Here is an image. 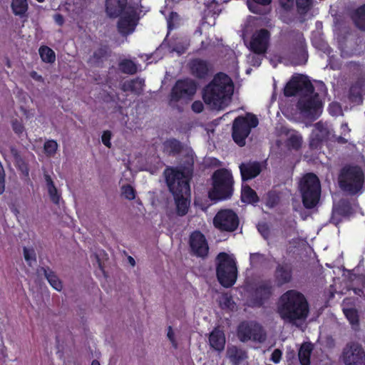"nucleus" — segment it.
<instances>
[{
  "label": "nucleus",
  "instance_id": "f257e3e1",
  "mask_svg": "<svg viewBox=\"0 0 365 365\" xmlns=\"http://www.w3.org/2000/svg\"><path fill=\"white\" fill-rule=\"evenodd\" d=\"M319 93H314L312 84L303 76L293 77L286 85L284 93L286 96H299L297 108L301 115L308 119L314 120L322 111L320 96L327 95L325 85L318 83Z\"/></svg>",
  "mask_w": 365,
  "mask_h": 365
},
{
  "label": "nucleus",
  "instance_id": "f03ea898",
  "mask_svg": "<svg viewBox=\"0 0 365 365\" xmlns=\"http://www.w3.org/2000/svg\"><path fill=\"white\" fill-rule=\"evenodd\" d=\"M191 171L187 168L183 171L167 168L164 172L167 185L174 197L176 214L179 216L186 215L190 207V190L188 181Z\"/></svg>",
  "mask_w": 365,
  "mask_h": 365
},
{
  "label": "nucleus",
  "instance_id": "7ed1b4c3",
  "mask_svg": "<svg viewBox=\"0 0 365 365\" xmlns=\"http://www.w3.org/2000/svg\"><path fill=\"white\" fill-rule=\"evenodd\" d=\"M309 311L305 297L297 290L287 291L277 303V312L285 322L296 324L297 322H304L308 317Z\"/></svg>",
  "mask_w": 365,
  "mask_h": 365
},
{
  "label": "nucleus",
  "instance_id": "20e7f679",
  "mask_svg": "<svg viewBox=\"0 0 365 365\" xmlns=\"http://www.w3.org/2000/svg\"><path fill=\"white\" fill-rule=\"evenodd\" d=\"M233 93V83L226 74H217L205 88L203 99L211 108L220 110L226 107Z\"/></svg>",
  "mask_w": 365,
  "mask_h": 365
},
{
  "label": "nucleus",
  "instance_id": "39448f33",
  "mask_svg": "<svg viewBox=\"0 0 365 365\" xmlns=\"http://www.w3.org/2000/svg\"><path fill=\"white\" fill-rule=\"evenodd\" d=\"M106 12L111 17L120 15L118 21L119 32L123 35L133 33L137 25V9L127 6V0H106Z\"/></svg>",
  "mask_w": 365,
  "mask_h": 365
},
{
  "label": "nucleus",
  "instance_id": "423d86ee",
  "mask_svg": "<svg viewBox=\"0 0 365 365\" xmlns=\"http://www.w3.org/2000/svg\"><path fill=\"white\" fill-rule=\"evenodd\" d=\"M302 202L305 207L313 208L319 202L321 194L320 182L316 175L306 174L299 182Z\"/></svg>",
  "mask_w": 365,
  "mask_h": 365
},
{
  "label": "nucleus",
  "instance_id": "0eeeda50",
  "mask_svg": "<svg viewBox=\"0 0 365 365\" xmlns=\"http://www.w3.org/2000/svg\"><path fill=\"white\" fill-rule=\"evenodd\" d=\"M217 277L220 283L225 287L232 286L237 279V269L232 255L220 252L217 257Z\"/></svg>",
  "mask_w": 365,
  "mask_h": 365
},
{
  "label": "nucleus",
  "instance_id": "6e6552de",
  "mask_svg": "<svg viewBox=\"0 0 365 365\" xmlns=\"http://www.w3.org/2000/svg\"><path fill=\"white\" fill-rule=\"evenodd\" d=\"M213 187L209 192L211 200H222L229 198L232 193L233 180L227 170H218L213 174Z\"/></svg>",
  "mask_w": 365,
  "mask_h": 365
},
{
  "label": "nucleus",
  "instance_id": "1a4fd4ad",
  "mask_svg": "<svg viewBox=\"0 0 365 365\" xmlns=\"http://www.w3.org/2000/svg\"><path fill=\"white\" fill-rule=\"evenodd\" d=\"M364 173L358 166L345 167L339 178L340 187L351 194L361 192L364 187Z\"/></svg>",
  "mask_w": 365,
  "mask_h": 365
},
{
  "label": "nucleus",
  "instance_id": "9d476101",
  "mask_svg": "<svg viewBox=\"0 0 365 365\" xmlns=\"http://www.w3.org/2000/svg\"><path fill=\"white\" fill-rule=\"evenodd\" d=\"M333 140L340 143H345L347 140L340 135L336 136L334 133L332 127L327 123L319 121L314 124L309 138V145L313 149L320 147L324 141Z\"/></svg>",
  "mask_w": 365,
  "mask_h": 365
},
{
  "label": "nucleus",
  "instance_id": "9b49d317",
  "mask_svg": "<svg viewBox=\"0 0 365 365\" xmlns=\"http://www.w3.org/2000/svg\"><path fill=\"white\" fill-rule=\"evenodd\" d=\"M258 120L255 115L247 114L245 117L235 118L232 125V138L240 146L245 145V139L249 135L252 128L257 127Z\"/></svg>",
  "mask_w": 365,
  "mask_h": 365
},
{
  "label": "nucleus",
  "instance_id": "f8f14e48",
  "mask_svg": "<svg viewBox=\"0 0 365 365\" xmlns=\"http://www.w3.org/2000/svg\"><path fill=\"white\" fill-rule=\"evenodd\" d=\"M237 336L241 341L245 342L252 340L263 342L266 339L265 333L262 327L254 322H243L237 329Z\"/></svg>",
  "mask_w": 365,
  "mask_h": 365
},
{
  "label": "nucleus",
  "instance_id": "ddd939ff",
  "mask_svg": "<svg viewBox=\"0 0 365 365\" xmlns=\"http://www.w3.org/2000/svg\"><path fill=\"white\" fill-rule=\"evenodd\" d=\"M197 86L191 79L178 81L173 86L170 95V103L190 100L196 92Z\"/></svg>",
  "mask_w": 365,
  "mask_h": 365
},
{
  "label": "nucleus",
  "instance_id": "4468645a",
  "mask_svg": "<svg viewBox=\"0 0 365 365\" xmlns=\"http://www.w3.org/2000/svg\"><path fill=\"white\" fill-rule=\"evenodd\" d=\"M213 223L215 227L220 230L232 232L237 229L239 220L232 210H222L216 214Z\"/></svg>",
  "mask_w": 365,
  "mask_h": 365
},
{
  "label": "nucleus",
  "instance_id": "2eb2a0df",
  "mask_svg": "<svg viewBox=\"0 0 365 365\" xmlns=\"http://www.w3.org/2000/svg\"><path fill=\"white\" fill-rule=\"evenodd\" d=\"M342 359L345 365H365V352L358 343H349L343 351Z\"/></svg>",
  "mask_w": 365,
  "mask_h": 365
},
{
  "label": "nucleus",
  "instance_id": "dca6fc26",
  "mask_svg": "<svg viewBox=\"0 0 365 365\" xmlns=\"http://www.w3.org/2000/svg\"><path fill=\"white\" fill-rule=\"evenodd\" d=\"M270 33L264 29L255 31L247 47L252 51L257 54H265L269 46Z\"/></svg>",
  "mask_w": 365,
  "mask_h": 365
},
{
  "label": "nucleus",
  "instance_id": "f3484780",
  "mask_svg": "<svg viewBox=\"0 0 365 365\" xmlns=\"http://www.w3.org/2000/svg\"><path fill=\"white\" fill-rule=\"evenodd\" d=\"M190 247L192 252L200 257L207 255L209 247L205 237L198 231L192 232L190 236Z\"/></svg>",
  "mask_w": 365,
  "mask_h": 365
},
{
  "label": "nucleus",
  "instance_id": "a211bd4d",
  "mask_svg": "<svg viewBox=\"0 0 365 365\" xmlns=\"http://www.w3.org/2000/svg\"><path fill=\"white\" fill-rule=\"evenodd\" d=\"M272 293V286L269 280L259 282L255 290L253 297L250 302V305L252 307L261 306L264 301L271 296Z\"/></svg>",
  "mask_w": 365,
  "mask_h": 365
},
{
  "label": "nucleus",
  "instance_id": "6ab92c4d",
  "mask_svg": "<svg viewBox=\"0 0 365 365\" xmlns=\"http://www.w3.org/2000/svg\"><path fill=\"white\" fill-rule=\"evenodd\" d=\"M240 170L242 180H251L257 177L261 172V165L257 162L242 163Z\"/></svg>",
  "mask_w": 365,
  "mask_h": 365
},
{
  "label": "nucleus",
  "instance_id": "aec40b11",
  "mask_svg": "<svg viewBox=\"0 0 365 365\" xmlns=\"http://www.w3.org/2000/svg\"><path fill=\"white\" fill-rule=\"evenodd\" d=\"M43 177L45 180V188L48 192L50 200L53 203L58 204L61 200V192L60 190L56 187L52 178L48 173H45Z\"/></svg>",
  "mask_w": 365,
  "mask_h": 365
},
{
  "label": "nucleus",
  "instance_id": "412c9836",
  "mask_svg": "<svg viewBox=\"0 0 365 365\" xmlns=\"http://www.w3.org/2000/svg\"><path fill=\"white\" fill-rule=\"evenodd\" d=\"M190 69L192 75L197 78L205 77L209 71V66L207 61L202 59H193L189 63Z\"/></svg>",
  "mask_w": 365,
  "mask_h": 365
},
{
  "label": "nucleus",
  "instance_id": "4be33fe9",
  "mask_svg": "<svg viewBox=\"0 0 365 365\" xmlns=\"http://www.w3.org/2000/svg\"><path fill=\"white\" fill-rule=\"evenodd\" d=\"M227 356L233 365H242L247 359L246 352L235 346L227 348Z\"/></svg>",
  "mask_w": 365,
  "mask_h": 365
},
{
  "label": "nucleus",
  "instance_id": "5701e85b",
  "mask_svg": "<svg viewBox=\"0 0 365 365\" xmlns=\"http://www.w3.org/2000/svg\"><path fill=\"white\" fill-rule=\"evenodd\" d=\"M210 346L216 351H221L225 348V337L223 331L220 329H214L209 337Z\"/></svg>",
  "mask_w": 365,
  "mask_h": 365
},
{
  "label": "nucleus",
  "instance_id": "b1692460",
  "mask_svg": "<svg viewBox=\"0 0 365 365\" xmlns=\"http://www.w3.org/2000/svg\"><path fill=\"white\" fill-rule=\"evenodd\" d=\"M275 279L279 285L288 283L292 279V269L288 265H278L275 272Z\"/></svg>",
  "mask_w": 365,
  "mask_h": 365
},
{
  "label": "nucleus",
  "instance_id": "393cba45",
  "mask_svg": "<svg viewBox=\"0 0 365 365\" xmlns=\"http://www.w3.org/2000/svg\"><path fill=\"white\" fill-rule=\"evenodd\" d=\"M287 145L289 148L298 150L302 143V138L301 135L294 130H288L287 131Z\"/></svg>",
  "mask_w": 365,
  "mask_h": 365
},
{
  "label": "nucleus",
  "instance_id": "a878e982",
  "mask_svg": "<svg viewBox=\"0 0 365 365\" xmlns=\"http://www.w3.org/2000/svg\"><path fill=\"white\" fill-rule=\"evenodd\" d=\"M312 351V346L311 344L304 343L303 344L298 353L299 359L302 365H309L310 364V355Z\"/></svg>",
  "mask_w": 365,
  "mask_h": 365
},
{
  "label": "nucleus",
  "instance_id": "bb28decb",
  "mask_svg": "<svg viewBox=\"0 0 365 365\" xmlns=\"http://www.w3.org/2000/svg\"><path fill=\"white\" fill-rule=\"evenodd\" d=\"M241 198L246 203H255L258 202V197L255 191L247 185L242 186Z\"/></svg>",
  "mask_w": 365,
  "mask_h": 365
},
{
  "label": "nucleus",
  "instance_id": "cd10ccee",
  "mask_svg": "<svg viewBox=\"0 0 365 365\" xmlns=\"http://www.w3.org/2000/svg\"><path fill=\"white\" fill-rule=\"evenodd\" d=\"M352 18L357 27L361 30H365V5L356 9Z\"/></svg>",
  "mask_w": 365,
  "mask_h": 365
},
{
  "label": "nucleus",
  "instance_id": "c85d7f7f",
  "mask_svg": "<svg viewBox=\"0 0 365 365\" xmlns=\"http://www.w3.org/2000/svg\"><path fill=\"white\" fill-rule=\"evenodd\" d=\"M11 8L15 15L23 16L28 9V4L26 0H13Z\"/></svg>",
  "mask_w": 365,
  "mask_h": 365
},
{
  "label": "nucleus",
  "instance_id": "c756f323",
  "mask_svg": "<svg viewBox=\"0 0 365 365\" xmlns=\"http://www.w3.org/2000/svg\"><path fill=\"white\" fill-rule=\"evenodd\" d=\"M41 58L46 63H53L56 60L54 51L46 46H43L38 50Z\"/></svg>",
  "mask_w": 365,
  "mask_h": 365
},
{
  "label": "nucleus",
  "instance_id": "7c9ffc66",
  "mask_svg": "<svg viewBox=\"0 0 365 365\" xmlns=\"http://www.w3.org/2000/svg\"><path fill=\"white\" fill-rule=\"evenodd\" d=\"M180 143L175 139H170L164 142V151L168 154H175L180 150Z\"/></svg>",
  "mask_w": 365,
  "mask_h": 365
},
{
  "label": "nucleus",
  "instance_id": "2f4dec72",
  "mask_svg": "<svg viewBox=\"0 0 365 365\" xmlns=\"http://www.w3.org/2000/svg\"><path fill=\"white\" fill-rule=\"evenodd\" d=\"M44 275L49 284L57 291H61L63 286L57 276L50 269H43Z\"/></svg>",
  "mask_w": 365,
  "mask_h": 365
},
{
  "label": "nucleus",
  "instance_id": "473e14b6",
  "mask_svg": "<svg viewBox=\"0 0 365 365\" xmlns=\"http://www.w3.org/2000/svg\"><path fill=\"white\" fill-rule=\"evenodd\" d=\"M121 71L128 74H133L138 70L137 65L132 61L124 59L119 63Z\"/></svg>",
  "mask_w": 365,
  "mask_h": 365
},
{
  "label": "nucleus",
  "instance_id": "72a5a7b5",
  "mask_svg": "<svg viewBox=\"0 0 365 365\" xmlns=\"http://www.w3.org/2000/svg\"><path fill=\"white\" fill-rule=\"evenodd\" d=\"M144 81L140 78H136L130 81L125 82L123 84V89L125 91H138L142 88Z\"/></svg>",
  "mask_w": 365,
  "mask_h": 365
},
{
  "label": "nucleus",
  "instance_id": "f704fd0d",
  "mask_svg": "<svg viewBox=\"0 0 365 365\" xmlns=\"http://www.w3.org/2000/svg\"><path fill=\"white\" fill-rule=\"evenodd\" d=\"M343 312L352 326H356L359 322L357 312L354 308H343Z\"/></svg>",
  "mask_w": 365,
  "mask_h": 365
},
{
  "label": "nucleus",
  "instance_id": "c9c22d12",
  "mask_svg": "<svg viewBox=\"0 0 365 365\" xmlns=\"http://www.w3.org/2000/svg\"><path fill=\"white\" fill-rule=\"evenodd\" d=\"M224 2V0H212L205 3L206 8L210 12L213 14H219L221 11L220 4Z\"/></svg>",
  "mask_w": 365,
  "mask_h": 365
},
{
  "label": "nucleus",
  "instance_id": "e433bc0d",
  "mask_svg": "<svg viewBox=\"0 0 365 365\" xmlns=\"http://www.w3.org/2000/svg\"><path fill=\"white\" fill-rule=\"evenodd\" d=\"M220 305L222 309H233L235 307L234 302L227 294H225L220 296L219 299Z\"/></svg>",
  "mask_w": 365,
  "mask_h": 365
},
{
  "label": "nucleus",
  "instance_id": "4c0bfd02",
  "mask_svg": "<svg viewBox=\"0 0 365 365\" xmlns=\"http://www.w3.org/2000/svg\"><path fill=\"white\" fill-rule=\"evenodd\" d=\"M24 257L29 265H31L36 260V252L32 247H24Z\"/></svg>",
  "mask_w": 365,
  "mask_h": 365
},
{
  "label": "nucleus",
  "instance_id": "58836bf2",
  "mask_svg": "<svg viewBox=\"0 0 365 365\" xmlns=\"http://www.w3.org/2000/svg\"><path fill=\"white\" fill-rule=\"evenodd\" d=\"M266 257L260 253H251L250 257V264L252 267H257L263 264L266 261Z\"/></svg>",
  "mask_w": 365,
  "mask_h": 365
},
{
  "label": "nucleus",
  "instance_id": "ea45409f",
  "mask_svg": "<svg viewBox=\"0 0 365 365\" xmlns=\"http://www.w3.org/2000/svg\"><path fill=\"white\" fill-rule=\"evenodd\" d=\"M264 54H257L254 52L250 53L247 56V63L253 66H259Z\"/></svg>",
  "mask_w": 365,
  "mask_h": 365
},
{
  "label": "nucleus",
  "instance_id": "a19ab883",
  "mask_svg": "<svg viewBox=\"0 0 365 365\" xmlns=\"http://www.w3.org/2000/svg\"><path fill=\"white\" fill-rule=\"evenodd\" d=\"M58 147V145L56 141L53 140H47L44 143L45 153L48 156H53L56 153Z\"/></svg>",
  "mask_w": 365,
  "mask_h": 365
},
{
  "label": "nucleus",
  "instance_id": "79ce46f5",
  "mask_svg": "<svg viewBox=\"0 0 365 365\" xmlns=\"http://www.w3.org/2000/svg\"><path fill=\"white\" fill-rule=\"evenodd\" d=\"M313 0H296V4L299 13L304 14L312 6Z\"/></svg>",
  "mask_w": 365,
  "mask_h": 365
},
{
  "label": "nucleus",
  "instance_id": "37998d69",
  "mask_svg": "<svg viewBox=\"0 0 365 365\" xmlns=\"http://www.w3.org/2000/svg\"><path fill=\"white\" fill-rule=\"evenodd\" d=\"M272 0H247V6L249 9L253 13H259V10L254 5L255 4L261 5H267L271 2Z\"/></svg>",
  "mask_w": 365,
  "mask_h": 365
},
{
  "label": "nucleus",
  "instance_id": "c03bdc74",
  "mask_svg": "<svg viewBox=\"0 0 365 365\" xmlns=\"http://www.w3.org/2000/svg\"><path fill=\"white\" fill-rule=\"evenodd\" d=\"M279 202V196L275 192H269L267 194L266 205L269 207H273L277 205Z\"/></svg>",
  "mask_w": 365,
  "mask_h": 365
},
{
  "label": "nucleus",
  "instance_id": "a18cd8bd",
  "mask_svg": "<svg viewBox=\"0 0 365 365\" xmlns=\"http://www.w3.org/2000/svg\"><path fill=\"white\" fill-rule=\"evenodd\" d=\"M329 113L333 116L341 115L342 110L341 106L338 103L333 102L328 107Z\"/></svg>",
  "mask_w": 365,
  "mask_h": 365
},
{
  "label": "nucleus",
  "instance_id": "49530a36",
  "mask_svg": "<svg viewBox=\"0 0 365 365\" xmlns=\"http://www.w3.org/2000/svg\"><path fill=\"white\" fill-rule=\"evenodd\" d=\"M122 194L126 199L133 200L135 198L134 189L129 185L122 187Z\"/></svg>",
  "mask_w": 365,
  "mask_h": 365
},
{
  "label": "nucleus",
  "instance_id": "de8ad7c7",
  "mask_svg": "<svg viewBox=\"0 0 365 365\" xmlns=\"http://www.w3.org/2000/svg\"><path fill=\"white\" fill-rule=\"evenodd\" d=\"M279 5L284 11H288L294 8V0H279Z\"/></svg>",
  "mask_w": 365,
  "mask_h": 365
},
{
  "label": "nucleus",
  "instance_id": "09e8293b",
  "mask_svg": "<svg viewBox=\"0 0 365 365\" xmlns=\"http://www.w3.org/2000/svg\"><path fill=\"white\" fill-rule=\"evenodd\" d=\"M178 14L175 12H171L167 19L168 29L172 30L175 27V22L178 19Z\"/></svg>",
  "mask_w": 365,
  "mask_h": 365
},
{
  "label": "nucleus",
  "instance_id": "8fccbe9b",
  "mask_svg": "<svg viewBox=\"0 0 365 365\" xmlns=\"http://www.w3.org/2000/svg\"><path fill=\"white\" fill-rule=\"evenodd\" d=\"M110 138H111V133L110 131L106 130V131L103 132L102 137H101L102 142L108 148H110V146H111V143L110 141Z\"/></svg>",
  "mask_w": 365,
  "mask_h": 365
},
{
  "label": "nucleus",
  "instance_id": "3c124183",
  "mask_svg": "<svg viewBox=\"0 0 365 365\" xmlns=\"http://www.w3.org/2000/svg\"><path fill=\"white\" fill-rule=\"evenodd\" d=\"M257 230L260 232V234L263 236L264 238L267 239L268 237L269 229L268 226L264 223H261L257 225Z\"/></svg>",
  "mask_w": 365,
  "mask_h": 365
},
{
  "label": "nucleus",
  "instance_id": "603ef678",
  "mask_svg": "<svg viewBox=\"0 0 365 365\" xmlns=\"http://www.w3.org/2000/svg\"><path fill=\"white\" fill-rule=\"evenodd\" d=\"M282 355V353L281 350L278 349H274L271 356L272 361H273L274 364H278L281 360Z\"/></svg>",
  "mask_w": 365,
  "mask_h": 365
},
{
  "label": "nucleus",
  "instance_id": "864d4df0",
  "mask_svg": "<svg viewBox=\"0 0 365 365\" xmlns=\"http://www.w3.org/2000/svg\"><path fill=\"white\" fill-rule=\"evenodd\" d=\"M204 106L201 101H196L192 104V110L195 113H200L202 111Z\"/></svg>",
  "mask_w": 365,
  "mask_h": 365
},
{
  "label": "nucleus",
  "instance_id": "5fc2aeb1",
  "mask_svg": "<svg viewBox=\"0 0 365 365\" xmlns=\"http://www.w3.org/2000/svg\"><path fill=\"white\" fill-rule=\"evenodd\" d=\"M167 336H168V339H170V341H171L173 346L175 348H176L177 347V343H176V341L175 339V334H174L171 327H168Z\"/></svg>",
  "mask_w": 365,
  "mask_h": 365
},
{
  "label": "nucleus",
  "instance_id": "6e6d98bb",
  "mask_svg": "<svg viewBox=\"0 0 365 365\" xmlns=\"http://www.w3.org/2000/svg\"><path fill=\"white\" fill-rule=\"evenodd\" d=\"M13 129L15 131V133L18 134H21L24 131V127L22 124L18 121L13 122Z\"/></svg>",
  "mask_w": 365,
  "mask_h": 365
},
{
  "label": "nucleus",
  "instance_id": "4d7b16f0",
  "mask_svg": "<svg viewBox=\"0 0 365 365\" xmlns=\"http://www.w3.org/2000/svg\"><path fill=\"white\" fill-rule=\"evenodd\" d=\"M5 190V175L4 170L0 172V195H1Z\"/></svg>",
  "mask_w": 365,
  "mask_h": 365
},
{
  "label": "nucleus",
  "instance_id": "13d9d810",
  "mask_svg": "<svg viewBox=\"0 0 365 365\" xmlns=\"http://www.w3.org/2000/svg\"><path fill=\"white\" fill-rule=\"evenodd\" d=\"M187 48V43L184 42L180 46H176L173 48V51L177 52L178 54H181L185 52Z\"/></svg>",
  "mask_w": 365,
  "mask_h": 365
},
{
  "label": "nucleus",
  "instance_id": "bf43d9fd",
  "mask_svg": "<svg viewBox=\"0 0 365 365\" xmlns=\"http://www.w3.org/2000/svg\"><path fill=\"white\" fill-rule=\"evenodd\" d=\"M17 164L19 165V169L21 170L22 173L24 174L25 175H28L29 169L27 168V165L23 161H21V158L19 159V163Z\"/></svg>",
  "mask_w": 365,
  "mask_h": 365
},
{
  "label": "nucleus",
  "instance_id": "052dcab7",
  "mask_svg": "<svg viewBox=\"0 0 365 365\" xmlns=\"http://www.w3.org/2000/svg\"><path fill=\"white\" fill-rule=\"evenodd\" d=\"M53 19H54L55 22L59 26H62L64 23V19H63V16L60 14H55L53 16Z\"/></svg>",
  "mask_w": 365,
  "mask_h": 365
},
{
  "label": "nucleus",
  "instance_id": "680f3d73",
  "mask_svg": "<svg viewBox=\"0 0 365 365\" xmlns=\"http://www.w3.org/2000/svg\"><path fill=\"white\" fill-rule=\"evenodd\" d=\"M10 151H11V154L14 157L16 163H19L20 156L19 155L18 150L15 148L11 147L10 148Z\"/></svg>",
  "mask_w": 365,
  "mask_h": 365
},
{
  "label": "nucleus",
  "instance_id": "e2e57ef3",
  "mask_svg": "<svg viewBox=\"0 0 365 365\" xmlns=\"http://www.w3.org/2000/svg\"><path fill=\"white\" fill-rule=\"evenodd\" d=\"M341 135L346 136L349 132L350 129L348 127L347 123H342L341 125Z\"/></svg>",
  "mask_w": 365,
  "mask_h": 365
},
{
  "label": "nucleus",
  "instance_id": "0e129e2a",
  "mask_svg": "<svg viewBox=\"0 0 365 365\" xmlns=\"http://www.w3.org/2000/svg\"><path fill=\"white\" fill-rule=\"evenodd\" d=\"M31 77L33 78H35V79L38 80V81H40V80L42 79L41 76H38L36 72H32L31 73Z\"/></svg>",
  "mask_w": 365,
  "mask_h": 365
},
{
  "label": "nucleus",
  "instance_id": "69168bd1",
  "mask_svg": "<svg viewBox=\"0 0 365 365\" xmlns=\"http://www.w3.org/2000/svg\"><path fill=\"white\" fill-rule=\"evenodd\" d=\"M129 262H130V263L133 266H134V265H135V260H134V259H133V257H129Z\"/></svg>",
  "mask_w": 365,
  "mask_h": 365
},
{
  "label": "nucleus",
  "instance_id": "338daca9",
  "mask_svg": "<svg viewBox=\"0 0 365 365\" xmlns=\"http://www.w3.org/2000/svg\"><path fill=\"white\" fill-rule=\"evenodd\" d=\"M91 365H100V363L98 361L94 360L92 361Z\"/></svg>",
  "mask_w": 365,
  "mask_h": 365
},
{
  "label": "nucleus",
  "instance_id": "774afa93",
  "mask_svg": "<svg viewBox=\"0 0 365 365\" xmlns=\"http://www.w3.org/2000/svg\"><path fill=\"white\" fill-rule=\"evenodd\" d=\"M193 163V160L191 159V163H190V165H192V164Z\"/></svg>",
  "mask_w": 365,
  "mask_h": 365
}]
</instances>
